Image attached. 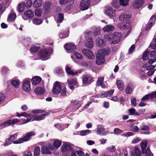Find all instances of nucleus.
Returning <instances> with one entry per match:
<instances>
[{"label":"nucleus","mask_w":156,"mask_h":156,"mask_svg":"<svg viewBox=\"0 0 156 156\" xmlns=\"http://www.w3.org/2000/svg\"><path fill=\"white\" fill-rule=\"evenodd\" d=\"M122 36L120 33L115 32L105 35V38L111 44H115L119 42Z\"/></svg>","instance_id":"nucleus-1"},{"label":"nucleus","mask_w":156,"mask_h":156,"mask_svg":"<svg viewBox=\"0 0 156 156\" xmlns=\"http://www.w3.org/2000/svg\"><path fill=\"white\" fill-rule=\"evenodd\" d=\"M105 51L99 50L98 51V53L96 54V64L98 65H101L105 62Z\"/></svg>","instance_id":"nucleus-2"},{"label":"nucleus","mask_w":156,"mask_h":156,"mask_svg":"<svg viewBox=\"0 0 156 156\" xmlns=\"http://www.w3.org/2000/svg\"><path fill=\"white\" fill-rule=\"evenodd\" d=\"M94 81V78L90 74H87L83 76V83L85 85L91 84Z\"/></svg>","instance_id":"nucleus-3"},{"label":"nucleus","mask_w":156,"mask_h":156,"mask_svg":"<svg viewBox=\"0 0 156 156\" xmlns=\"http://www.w3.org/2000/svg\"><path fill=\"white\" fill-rule=\"evenodd\" d=\"M62 87L60 82L58 81L55 82L53 84L52 90L53 94H59L61 90Z\"/></svg>","instance_id":"nucleus-4"},{"label":"nucleus","mask_w":156,"mask_h":156,"mask_svg":"<svg viewBox=\"0 0 156 156\" xmlns=\"http://www.w3.org/2000/svg\"><path fill=\"white\" fill-rule=\"evenodd\" d=\"M49 51L46 49L41 50L38 53V55L42 60L48 59L49 58Z\"/></svg>","instance_id":"nucleus-5"},{"label":"nucleus","mask_w":156,"mask_h":156,"mask_svg":"<svg viewBox=\"0 0 156 156\" xmlns=\"http://www.w3.org/2000/svg\"><path fill=\"white\" fill-rule=\"evenodd\" d=\"M72 144L69 142H64L61 147V151L64 153L72 151Z\"/></svg>","instance_id":"nucleus-6"},{"label":"nucleus","mask_w":156,"mask_h":156,"mask_svg":"<svg viewBox=\"0 0 156 156\" xmlns=\"http://www.w3.org/2000/svg\"><path fill=\"white\" fill-rule=\"evenodd\" d=\"M115 10L113 9L111 6L107 7L106 8L105 14L111 18L114 17L115 15Z\"/></svg>","instance_id":"nucleus-7"},{"label":"nucleus","mask_w":156,"mask_h":156,"mask_svg":"<svg viewBox=\"0 0 156 156\" xmlns=\"http://www.w3.org/2000/svg\"><path fill=\"white\" fill-rule=\"evenodd\" d=\"M90 5V2L88 0H82L80 3V9L82 11L87 10Z\"/></svg>","instance_id":"nucleus-8"},{"label":"nucleus","mask_w":156,"mask_h":156,"mask_svg":"<svg viewBox=\"0 0 156 156\" xmlns=\"http://www.w3.org/2000/svg\"><path fill=\"white\" fill-rule=\"evenodd\" d=\"M83 54L88 58L91 59H94L95 56L91 51L88 49H83L82 51Z\"/></svg>","instance_id":"nucleus-9"},{"label":"nucleus","mask_w":156,"mask_h":156,"mask_svg":"<svg viewBox=\"0 0 156 156\" xmlns=\"http://www.w3.org/2000/svg\"><path fill=\"white\" fill-rule=\"evenodd\" d=\"M68 87L72 90H73L75 88V86L76 87H78V84L77 81L76 79H72L68 81Z\"/></svg>","instance_id":"nucleus-10"},{"label":"nucleus","mask_w":156,"mask_h":156,"mask_svg":"<svg viewBox=\"0 0 156 156\" xmlns=\"http://www.w3.org/2000/svg\"><path fill=\"white\" fill-rule=\"evenodd\" d=\"M20 122V120L16 119H14L12 120H9L1 124L0 125V126L5 127L14 124L16 123L19 122Z\"/></svg>","instance_id":"nucleus-11"},{"label":"nucleus","mask_w":156,"mask_h":156,"mask_svg":"<svg viewBox=\"0 0 156 156\" xmlns=\"http://www.w3.org/2000/svg\"><path fill=\"white\" fill-rule=\"evenodd\" d=\"M30 82L28 80H24L23 81L22 88L23 90L27 92H29L31 89L30 85Z\"/></svg>","instance_id":"nucleus-12"},{"label":"nucleus","mask_w":156,"mask_h":156,"mask_svg":"<svg viewBox=\"0 0 156 156\" xmlns=\"http://www.w3.org/2000/svg\"><path fill=\"white\" fill-rule=\"evenodd\" d=\"M64 48L69 53L76 50V48L75 45L71 43L66 44L64 45Z\"/></svg>","instance_id":"nucleus-13"},{"label":"nucleus","mask_w":156,"mask_h":156,"mask_svg":"<svg viewBox=\"0 0 156 156\" xmlns=\"http://www.w3.org/2000/svg\"><path fill=\"white\" fill-rule=\"evenodd\" d=\"M17 135L16 133L14 134L11 135L9 138L7 139L4 143L5 146H7L11 144L17 137Z\"/></svg>","instance_id":"nucleus-14"},{"label":"nucleus","mask_w":156,"mask_h":156,"mask_svg":"<svg viewBox=\"0 0 156 156\" xmlns=\"http://www.w3.org/2000/svg\"><path fill=\"white\" fill-rule=\"evenodd\" d=\"M144 4V1L143 0H136L133 3V6L135 9H139Z\"/></svg>","instance_id":"nucleus-15"},{"label":"nucleus","mask_w":156,"mask_h":156,"mask_svg":"<svg viewBox=\"0 0 156 156\" xmlns=\"http://www.w3.org/2000/svg\"><path fill=\"white\" fill-rule=\"evenodd\" d=\"M130 19V16L126 14L121 15L119 17V19L121 21L124 22H130L129 21Z\"/></svg>","instance_id":"nucleus-16"},{"label":"nucleus","mask_w":156,"mask_h":156,"mask_svg":"<svg viewBox=\"0 0 156 156\" xmlns=\"http://www.w3.org/2000/svg\"><path fill=\"white\" fill-rule=\"evenodd\" d=\"M155 66L154 65H150L146 67V69L148 70L149 71L147 73V75L149 76H150L152 75L154 73L155 69L154 68Z\"/></svg>","instance_id":"nucleus-17"},{"label":"nucleus","mask_w":156,"mask_h":156,"mask_svg":"<svg viewBox=\"0 0 156 156\" xmlns=\"http://www.w3.org/2000/svg\"><path fill=\"white\" fill-rule=\"evenodd\" d=\"M35 135L34 132H31L24 136L23 138H20V140H21L23 141H27L30 140V138L32 136Z\"/></svg>","instance_id":"nucleus-18"},{"label":"nucleus","mask_w":156,"mask_h":156,"mask_svg":"<svg viewBox=\"0 0 156 156\" xmlns=\"http://www.w3.org/2000/svg\"><path fill=\"white\" fill-rule=\"evenodd\" d=\"M131 27L130 22H122V23L120 24L119 28L121 30H125Z\"/></svg>","instance_id":"nucleus-19"},{"label":"nucleus","mask_w":156,"mask_h":156,"mask_svg":"<svg viewBox=\"0 0 156 156\" xmlns=\"http://www.w3.org/2000/svg\"><path fill=\"white\" fill-rule=\"evenodd\" d=\"M41 78L39 76H35L31 79V82L33 85H36L38 84L41 81Z\"/></svg>","instance_id":"nucleus-20"},{"label":"nucleus","mask_w":156,"mask_h":156,"mask_svg":"<svg viewBox=\"0 0 156 156\" xmlns=\"http://www.w3.org/2000/svg\"><path fill=\"white\" fill-rule=\"evenodd\" d=\"M34 92L37 94L42 95L44 93L45 90L42 87H38L34 89Z\"/></svg>","instance_id":"nucleus-21"},{"label":"nucleus","mask_w":156,"mask_h":156,"mask_svg":"<svg viewBox=\"0 0 156 156\" xmlns=\"http://www.w3.org/2000/svg\"><path fill=\"white\" fill-rule=\"evenodd\" d=\"M25 16L29 19H31L34 16V13L33 11L31 9L27 10L24 13Z\"/></svg>","instance_id":"nucleus-22"},{"label":"nucleus","mask_w":156,"mask_h":156,"mask_svg":"<svg viewBox=\"0 0 156 156\" xmlns=\"http://www.w3.org/2000/svg\"><path fill=\"white\" fill-rule=\"evenodd\" d=\"M134 87L133 85L131 83H129L128 84L127 88L126 90V94H130L131 93L134 89Z\"/></svg>","instance_id":"nucleus-23"},{"label":"nucleus","mask_w":156,"mask_h":156,"mask_svg":"<svg viewBox=\"0 0 156 156\" xmlns=\"http://www.w3.org/2000/svg\"><path fill=\"white\" fill-rule=\"evenodd\" d=\"M96 42L97 45L100 47H102L106 44V42L104 40H102L100 38L97 39Z\"/></svg>","instance_id":"nucleus-24"},{"label":"nucleus","mask_w":156,"mask_h":156,"mask_svg":"<svg viewBox=\"0 0 156 156\" xmlns=\"http://www.w3.org/2000/svg\"><path fill=\"white\" fill-rule=\"evenodd\" d=\"M147 144V142L146 140L144 141L143 142H141L140 143L141 147L142 150V153L143 154H145V150H146V148Z\"/></svg>","instance_id":"nucleus-25"},{"label":"nucleus","mask_w":156,"mask_h":156,"mask_svg":"<svg viewBox=\"0 0 156 156\" xmlns=\"http://www.w3.org/2000/svg\"><path fill=\"white\" fill-rule=\"evenodd\" d=\"M16 17V15L15 13L11 12L8 17L7 21L9 22H13Z\"/></svg>","instance_id":"nucleus-26"},{"label":"nucleus","mask_w":156,"mask_h":156,"mask_svg":"<svg viewBox=\"0 0 156 156\" xmlns=\"http://www.w3.org/2000/svg\"><path fill=\"white\" fill-rule=\"evenodd\" d=\"M114 29V27L111 25H107L103 27V30L105 32H110Z\"/></svg>","instance_id":"nucleus-27"},{"label":"nucleus","mask_w":156,"mask_h":156,"mask_svg":"<svg viewBox=\"0 0 156 156\" xmlns=\"http://www.w3.org/2000/svg\"><path fill=\"white\" fill-rule=\"evenodd\" d=\"M116 84L119 89L122 91L124 88V85L123 82L121 80H117Z\"/></svg>","instance_id":"nucleus-28"},{"label":"nucleus","mask_w":156,"mask_h":156,"mask_svg":"<svg viewBox=\"0 0 156 156\" xmlns=\"http://www.w3.org/2000/svg\"><path fill=\"white\" fill-rule=\"evenodd\" d=\"M32 116L33 121H39L44 119L42 114L40 115H34Z\"/></svg>","instance_id":"nucleus-29"},{"label":"nucleus","mask_w":156,"mask_h":156,"mask_svg":"<svg viewBox=\"0 0 156 156\" xmlns=\"http://www.w3.org/2000/svg\"><path fill=\"white\" fill-rule=\"evenodd\" d=\"M41 153L43 154H50L51 152L45 146H43L41 148Z\"/></svg>","instance_id":"nucleus-30"},{"label":"nucleus","mask_w":156,"mask_h":156,"mask_svg":"<svg viewBox=\"0 0 156 156\" xmlns=\"http://www.w3.org/2000/svg\"><path fill=\"white\" fill-rule=\"evenodd\" d=\"M25 7H26L25 3L23 2L19 3L17 7V9L19 12H23L25 9Z\"/></svg>","instance_id":"nucleus-31"},{"label":"nucleus","mask_w":156,"mask_h":156,"mask_svg":"<svg viewBox=\"0 0 156 156\" xmlns=\"http://www.w3.org/2000/svg\"><path fill=\"white\" fill-rule=\"evenodd\" d=\"M94 42L91 38L89 39L86 43V46L88 48H92L93 46Z\"/></svg>","instance_id":"nucleus-32"},{"label":"nucleus","mask_w":156,"mask_h":156,"mask_svg":"<svg viewBox=\"0 0 156 156\" xmlns=\"http://www.w3.org/2000/svg\"><path fill=\"white\" fill-rule=\"evenodd\" d=\"M42 4V0H35L34 2L33 6L35 8L41 7Z\"/></svg>","instance_id":"nucleus-33"},{"label":"nucleus","mask_w":156,"mask_h":156,"mask_svg":"<svg viewBox=\"0 0 156 156\" xmlns=\"http://www.w3.org/2000/svg\"><path fill=\"white\" fill-rule=\"evenodd\" d=\"M60 94L59 96L60 98L65 97L67 96L66 93L67 90L66 87H64L62 89H61L60 91Z\"/></svg>","instance_id":"nucleus-34"},{"label":"nucleus","mask_w":156,"mask_h":156,"mask_svg":"<svg viewBox=\"0 0 156 156\" xmlns=\"http://www.w3.org/2000/svg\"><path fill=\"white\" fill-rule=\"evenodd\" d=\"M64 18V15L62 13H59L57 18V21L59 23H61Z\"/></svg>","instance_id":"nucleus-35"},{"label":"nucleus","mask_w":156,"mask_h":156,"mask_svg":"<svg viewBox=\"0 0 156 156\" xmlns=\"http://www.w3.org/2000/svg\"><path fill=\"white\" fill-rule=\"evenodd\" d=\"M79 101L76 100H72L71 101V105L74 106L76 108V109H77L80 107V106L78 104Z\"/></svg>","instance_id":"nucleus-36"},{"label":"nucleus","mask_w":156,"mask_h":156,"mask_svg":"<svg viewBox=\"0 0 156 156\" xmlns=\"http://www.w3.org/2000/svg\"><path fill=\"white\" fill-rule=\"evenodd\" d=\"M153 94L151 93H149L148 94H147L145 96H144L142 98L141 100L145 101L149 100L150 98L153 99Z\"/></svg>","instance_id":"nucleus-37"},{"label":"nucleus","mask_w":156,"mask_h":156,"mask_svg":"<svg viewBox=\"0 0 156 156\" xmlns=\"http://www.w3.org/2000/svg\"><path fill=\"white\" fill-rule=\"evenodd\" d=\"M118 0H113L112 2V5L114 8H118L120 5Z\"/></svg>","instance_id":"nucleus-38"},{"label":"nucleus","mask_w":156,"mask_h":156,"mask_svg":"<svg viewBox=\"0 0 156 156\" xmlns=\"http://www.w3.org/2000/svg\"><path fill=\"white\" fill-rule=\"evenodd\" d=\"M97 129L98 132H99L100 134H102L104 135H106V133L104 132V131H105V130L102 126L98 125Z\"/></svg>","instance_id":"nucleus-39"},{"label":"nucleus","mask_w":156,"mask_h":156,"mask_svg":"<svg viewBox=\"0 0 156 156\" xmlns=\"http://www.w3.org/2000/svg\"><path fill=\"white\" fill-rule=\"evenodd\" d=\"M53 144L55 147L56 148H58L61 146V142L59 140L56 139L54 142Z\"/></svg>","instance_id":"nucleus-40"},{"label":"nucleus","mask_w":156,"mask_h":156,"mask_svg":"<svg viewBox=\"0 0 156 156\" xmlns=\"http://www.w3.org/2000/svg\"><path fill=\"white\" fill-rule=\"evenodd\" d=\"M11 84L14 87L17 88L19 87L20 82L18 80H12L11 81Z\"/></svg>","instance_id":"nucleus-41"},{"label":"nucleus","mask_w":156,"mask_h":156,"mask_svg":"<svg viewBox=\"0 0 156 156\" xmlns=\"http://www.w3.org/2000/svg\"><path fill=\"white\" fill-rule=\"evenodd\" d=\"M40 153V148L37 147L34 148V156H39Z\"/></svg>","instance_id":"nucleus-42"},{"label":"nucleus","mask_w":156,"mask_h":156,"mask_svg":"<svg viewBox=\"0 0 156 156\" xmlns=\"http://www.w3.org/2000/svg\"><path fill=\"white\" fill-rule=\"evenodd\" d=\"M149 51L146 50L143 54L142 59L144 61L147 60L149 58Z\"/></svg>","instance_id":"nucleus-43"},{"label":"nucleus","mask_w":156,"mask_h":156,"mask_svg":"<svg viewBox=\"0 0 156 156\" xmlns=\"http://www.w3.org/2000/svg\"><path fill=\"white\" fill-rule=\"evenodd\" d=\"M90 133H91V131L88 129L82 130L80 131V135L82 136H86Z\"/></svg>","instance_id":"nucleus-44"},{"label":"nucleus","mask_w":156,"mask_h":156,"mask_svg":"<svg viewBox=\"0 0 156 156\" xmlns=\"http://www.w3.org/2000/svg\"><path fill=\"white\" fill-rule=\"evenodd\" d=\"M129 0H120L119 2L120 5L125 6L129 4Z\"/></svg>","instance_id":"nucleus-45"},{"label":"nucleus","mask_w":156,"mask_h":156,"mask_svg":"<svg viewBox=\"0 0 156 156\" xmlns=\"http://www.w3.org/2000/svg\"><path fill=\"white\" fill-rule=\"evenodd\" d=\"M146 156H153V154L151 153L150 149L149 147H147V149L145 150Z\"/></svg>","instance_id":"nucleus-46"},{"label":"nucleus","mask_w":156,"mask_h":156,"mask_svg":"<svg viewBox=\"0 0 156 156\" xmlns=\"http://www.w3.org/2000/svg\"><path fill=\"white\" fill-rule=\"evenodd\" d=\"M39 47L36 46L35 45H32L30 49V51L32 52H35L37 51L39 49Z\"/></svg>","instance_id":"nucleus-47"},{"label":"nucleus","mask_w":156,"mask_h":156,"mask_svg":"<svg viewBox=\"0 0 156 156\" xmlns=\"http://www.w3.org/2000/svg\"><path fill=\"white\" fill-rule=\"evenodd\" d=\"M73 0H59V3L61 5H64L69 2H73Z\"/></svg>","instance_id":"nucleus-48"},{"label":"nucleus","mask_w":156,"mask_h":156,"mask_svg":"<svg viewBox=\"0 0 156 156\" xmlns=\"http://www.w3.org/2000/svg\"><path fill=\"white\" fill-rule=\"evenodd\" d=\"M104 80V77H99L98 78L97 82V86H99L103 83Z\"/></svg>","instance_id":"nucleus-49"},{"label":"nucleus","mask_w":156,"mask_h":156,"mask_svg":"<svg viewBox=\"0 0 156 156\" xmlns=\"http://www.w3.org/2000/svg\"><path fill=\"white\" fill-rule=\"evenodd\" d=\"M42 21L38 18H34L33 21V23L37 25H39L42 23Z\"/></svg>","instance_id":"nucleus-50"},{"label":"nucleus","mask_w":156,"mask_h":156,"mask_svg":"<svg viewBox=\"0 0 156 156\" xmlns=\"http://www.w3.org/2000/svg\"><path fill=\"white\" fill-rule=\"evenodd\" d=\"M140 129L142 130H147L149 131L150 130V128L147 126L143 125L140 127Z\"/></svg>","instance_id":"nucleus-51"},{"label":"nucleus","mask_w":156,"mask_h":156,"mask_svg":"<svg viewBox=\"0 0 156 156\" xmlns=\"http://www.w3.org/2000/svg\"><path fill=\"white\" fill-rule=\"evenodd\" d=\"M59 36L61 38H63L67 37L68 35L66 32L63 31L60 33L59 34Z\"/></svg>","instance_id":"nucleus-52"},{"label":"nucleus","mask_w":156,"mask_h":156,"mask_svg":"<svg viewBox=\"0 0 156 156\" xmlns=\"http://www.w3.org/2000/svg\"><path fill=\"white\" fill-rule=\"evenodd\" d=\"M114 91V89L111 90H109L105 91V94L106 95L107 97L111 96L113 94Z\"/></svg>","instance_id":"nucleus-53"},{"label":"nucleus","mask_w":156,"mask_h":156,"mask_svg":"<svg viewBox=\"0 0 156 156\" xmlns=\"http://www.w3.org/2000/svg\"><path fill=\"white\" fill-rule=\"evenodd\" d=\"M45 110L42 109H37L36 110H34L32 111V112L34 114H39L40 113L45 112Z\"/></svg>","instance_id":"nucleus-54"},{"label":"nucleus","mask_w":156,"mask_h":156,"mask_svg":"<svg viewBox=\"0 0 156 156\" xmlns=\"http://www.w3.org/2000/svg\"><path fill=\"white\" fill-rule=\"evenodd\" d=\"M9 71L8 68L7 67L4 66L2 67L1 72L2 74H5Z\"/></svg>","instance_id":"nucleus-55"},{"label":"nucleus","mask_w":156,"mask_h":156,"mask_svg":"<svg viewBox=\"0 0 156 156\" xmlns=\"http://www.w3.org/2000/svg\"><path fill=\"white\" fill-rule=\"evenodd\" d=\"M131 102L132 106H136V100L135 97L131 98Z\"/></svg>","instance_id":"nucleus-56"},{"label":"nucleus","mask_w":156,"mask_h":156,"mask_svg":"<svg viewBox=\"0 0 156 156\" xmlns=\"http://www.w3.org/2000/svg\"><path fill=\"white\" fill-rule=\"evenodd\" d=\"M129 114V115H134L135 112L136 110L133 108H131L128 110Z\"/></svg>","instance_id":"nucleus-57"},{"label":"nucleus","mask_w":156,"mask_h":156,"mask_svg":"<svg viewBox=\"0 0 156 156\" xmlns=\"http://www.w3.org/2000/svg\"><path fill=\"white\" fill-rule=\"evenodd\" d=\"M32 2L31 0H28L26 4H25L26 7L27 9L29 8L32 5Z\"/></svg>","instance_id":"nucleus-58"},{"label":"nucleus","mask_w":156,"mask_h":156,"mask_svg":"<svg viewBox=\"0 0 156 156\" xmlns=\"http://www.w3.org/2000/svg\"><path fill=\"white\" fill-rule=\"evenodd\" d=\"M107 149L109 151L112 152H114L116 151L115 148L114 146H112L111 147H108L107 148Z\"/></svg>","instance_id":"nucleus-59"},{"label":"nucleus","mask_w":156,"mask_h":156,"mask_svg":"<svg viewBox=\"0 0 156 156\" xmlns=\"http://www.w3.org/2000/svg\"><path fill=\"white\" fill-rule=\"evenodd\" d=\"M114 133L117 134H121L123 132V131L120 130L119 128H115L114 129Z\"/></svg>","instance_id":"nucleus-60"},{"label":"nucleus","mask_w":156,"mask_h":156,"mask_svg":"<svg viewBox=\"0 0 156 156\" xmlns=\"http://www.w3.org/2000/svg\"><path fill=\"white\" fill-rule=\"evenodd\" d=\"M135 154L137 156H141L140 150L139 149L138 147L135 148Z\"/></svg>","instance_id":"nucleus-61"},{"label":"nucleus","mask_w":156,"mask_h":156,"mask_svg":"<svg viewBox=\"0 0 156 156\" xmlns=\"http://www.w3.org/2000/svg\"><path fill=\"white\" fill-rule=\"evenodd\" d=\"M74 55L77 59H81L83 57V55L77 52H75Z\"/></svg>","instance_id":"nucleus-62"},{"label":"nucleus","mask_w":156,"mask_h":156,"mask_svg":"<svg viewBox=\"0 0 156 156\" xmlns=\"http://www.w3.org/2000/svg\"><path fill=\"white\" fill-rule=\"evenodd\" d=\"M4 4L3 3L0 4V14H2L5 10V8L3 7Z\"/></svg>","instance_id":"nucleus-63"},{"label":"nucleus","mask_w":156,"mask_h":156,"mask_svg":"<svg viewBox=\"0 0 156 156\" xmlns=\"http://www.w3.org/2000/svg\"><path fill=\"white\" fill-rule=\"evenodd\" d=\"M135 45L134 44H133L129 50V53L131 54L134 51L135 49Z\"/></svg>","instance_id":"nucleus-64"}]
</instances>
